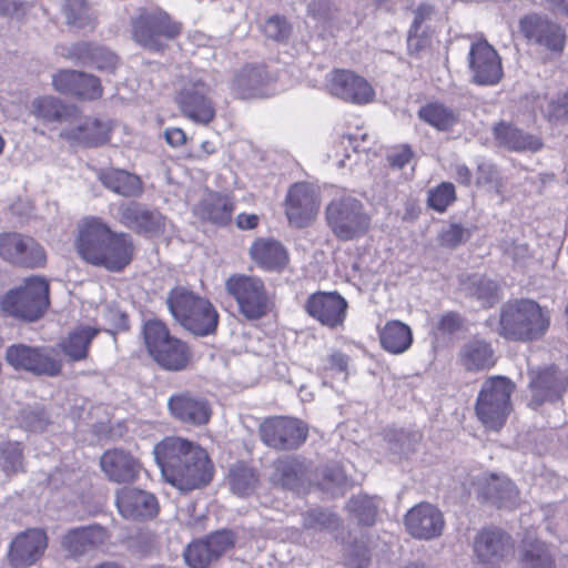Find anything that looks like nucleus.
<instances>
[{
	"label": "nucleus",
	"instance_id": "nucleus-1",
	"mask_svg": "<svg viewBox=\"0 0 568 568\" xmlns=\"http://www.w3.org/2000/svg\"><path fill=\"white\" fill-rule=\"evenodd\" d=\"M154 455L165 481L180 490L199 489L213 479V463L207 452L194 442L166 437L155 445Z\"/></svg>",
	"mask_w": 568,
	"mask_h": 568
},
{
	"label": "nucleus",
	"instance_id": "nucleus-2",
	"mask_svg": "<svg viewBox=\"0 0 568 568\" xmlns=\"http://www.w3.org/2000/svg\"><path fill=\"white\" fill-rule=\"evenodd\" d=\"M75 247L83 261L113 273L122 272L134 254L132 237L113 232L100 217H87L80 223Z\"/></svg>",
	"mask_w": 568,
	"mask_h": 568
},
{
	"label": "nucleus",
	"instance_id": "nucleus-3",
	"mask_svg": "<svg viewBox=\"0 0 568 568\" xmlns=\"http://www.w3.org/2000/svg\"><path fill=\"white\" fill-rule=\"evenodd\" d=\"M550 325V313L536 301L516 298L505 303L500 310V336L509 341L532 342L540 339Z\"/></svg>",
	"mask_w": 568,
	"mask_h": 568
},
{
	"label": "nucleus",
	"instance_id": "nucleus-4",
	"mask_svg": "<svg viewBox=\"0 0 568 568\" xmlns=\"http://www.w3.org/2000/svg\"><path fill=\"white\" fill-rule=\"evenodd\" d=\"M166 305L174 320L192 334L207 336L216 332V308L207 298L183 286L172 288L168 294Z\"/></svg>",
	"mask_w": 568,
	"mask_h": 568
},
{
	"label": "nucleus",
	"instance_id": "nucleus-5",
	"mask_svg": "<svg viewBox=\"0 0 568 568\" xmlns=\"http://www.w3.org/2000/svg\"><path fill=\"white\" fill-rule=\"evenodd\" d=\"M146 349L152 359L169 372L185 371L193 358L190 346L170 334L166 325L159 320H149L143 326Z\"/></svg>",
	"mask_w": 568,
	"mask_h": 568
},
{
	"label": "nucleus",
	"instance_id": "nucleus-6",
	"mask_svg": "<svg viewBox=\"0 0 568 568\" xmlns=\"http://www.w3.org/2000/svg\"><path fill=\"white\" fill-rule=\"evenodd\" d=\"M225 291L235 301L239 314L247 322L261 321L274 308L273 296L260 276L232 274L225 281Z\"/></svg>",
	"mask_w": 568,
	"mask_h": 568
},
{
	"label": "nucleus",
	"instance_id": "nucleus-7",
	"mask_svg": "<svg viewBox=\"0 0 568 568\" xmlns=\"http://www.w3.org/2000/svg\"><path fill=\"white\" fill-rule=\"evenodd\" d=\"M515 384L504 376L487 378L479 390L475 413L485 428L498 432L506 424L511 412V394Z\"/></svg>",
	"mask_w": 568,
	"mask_h": 568
},
{
	"label": "nucleus",
	"instance_id": "nucleus-8",
	"mask_svg": "<svg viewBox=\"0 0 568 568\" xmlns=\"http://www.w3.org/2000/svg\"><path fill=\"white\" fill-rule=\"evenodd\" d=\"M325 217L334 236L344 242L358 239L371 229L372 219L365 205L351 195L333 199L326 206Z\"/></svg>",
	"mask_w": 568,
	"mask_h": 568
},
{
	"label": "nucleus",
	"instance_id": "nucleus-9",
	"mask_svg": "<svg viewBox=\"0 0 568 568\" xmlns=\"http://www.w3.org/2000/svg\"><path fill=\"white\" fill-rule=\"evenodd\" d=\"M48 304L49 284L40 277L28 278L23 286L10 291L1 301L6 313L30 322L40 318Z\"/></svg>",
	"mask_w": 568,
	"mask_h": 568
},
{
	"label": "nucleus",
	"instance_id": "nucleus-10",
	"mask_svg": "<svg viewBox=\"0 0 568 568\" xmlns=\"http://www.w3.org/2000/svg\"><path fill=\"white\" fill-rule=\"evenodd\" d=\"M133 39L146 50L160 52L181 32V24L173 22L162 10H144L132 22Z\"/></svg>",
	"mask_w": 568,
	"mask_h": 568
},
{
	"label": "nucleus",
	"instance_id": "nucleus-11",
	"mask_svg": "<svg viewBox=\"0 0 568 568\" xmlns=\"http://www.w3.org/2000/svg\"><path fill=\"white\" fill-rule=\"evenodd\" d=\"M6 361L16 371L29 372L37 376L54 377L62 371L61 359L53 357L45 347L13 344L6 351Z\"/></svg>",
	"mask_w": 568,
	"mask_h": 568
},
{
	"label": "nucleus",
	"instance_id": "nucleus-12",
	"mask_svg": "<svg viewBox=\"0 0 568 568\" xmlns=\"http://www.w3.org/2000/svg\"><path fill=\"white\" fill-rule=\"evenodd\" d=\"M210 92V87L202 80H189L176 91L174 101L185 118L195 123L209 124L216 113Z\"/></svg>",
	"mask_w": 568,
	"mask_h": 568
},
{
	"label": "nucleus",
	"instance_id": "nucleus-13",
	"mask_svg": "<svg viewBox=\"0 0 568 568\" xmlns=\"http://www.w3.org/2000/svg\"><path fill=\"white\" fill-rule=\"evenodd\" d=\"M308 428L297 418L276 416L267 418L260 426L262 442L277 450L298 448L307 438Z\"/></svg>",
	"mask_w": 568,
	"mask_h": 568
},
{
	"label": "nucleus",
	"instance_id": "nucleus-14",
	"mask_svg": "<svg viewBox=\"0 0 568 568\" xmlns=\"http://www.w3.org/2000/svg\"><path fill=\"white\" fill-rule=\"evenodd\" d=\"M519 29L524 38L545 50L560 54L566 47V31L557 22L545 14L530 13L519 20Z\"/></svg>",
	"mask_w": 568,
	"mask_h": 568
},
{
	"label": "nucleus",
	"instance_id": "nucleus-15",
	"mask_svg": "<svg viewBox=\"0 0 568 568\" xmlns=\"http://www.w3.org/2000/svg\"><path fill=\"white\" fill-rule=\"evenodd\" d=\"M528 406L538 409L546 403H555L564 396L568 388L567 375L555 366L539 371H530Z\"/></svg>",
	"mask_w": 568,
	"mask_h": 568
},
{
	"label": "nucleus",
	"instance_id": "nucleus-16",
	"mask_svg": "<svg viewBox=\"0 0 568 568\" xmlns=\"http://www.w3.org/2000/svg\"><path fill=\"white\" fill-rule=\"evenodd\" d=\"M168 408L174 419L194 427L206 425L213 414L209 399L191 390L173 394L168 400Z\"/></svg>",
	"mask_w": 568,
	"mask_h": 568
},
{
	"label": "nucleus",
	"instance_id": "nucleus-17",
	"mask_svg": "<svg viewBox=\"0 0 568 568\" xmlns=\"http://www.w3.org/2000/svg\"><path fill=\"white\" fill-rule=\"evenodd\" d=\"M318 200L315 190L305 182L293 184L285 199V215L291 225L303 229L317 215Z\"/></svg>",
	"mask_w": 568,
	"mask_h": 568
},
{
	"label": "nucleus",
	"instance_id": "nucleus-18",
	"mask_svg": "<svg viewBox=\"0 0 568 568\" xmlns=\"http://www.w3.org/2000/svg\"><path fill=\"white\" fill-rule=\"evenodd\" d=\"M347 307V301L337 292H315L304 304L305 312L328 328L343 325Z\"/></svg>",
	"mask_w": 568,
	"mask_h": 568
},
{
	"label": "nucleus",
	"instance_id": "nucleus-19",
	"mask_svg": "<svg viewBox=\"0 0 568 568\" xmlns=\"http://www.w3.org/2000/svg\"><path fill=\"white\" fill-rule=\"evenodd\" d=\"M468 61L471 79L476 84L495 85L501 80V60L486 40L471 43Z\"/></svg>",
	"mask_w": 568,
	"mask_h": 568
},
{
	"label": "nucleus",
	"instance_id": "nucleus-20",
	"mask_svg": "<svg viewBox=\"0 0 568 568\" xmlns=\"http://www.w3.org/2000/svg\"><path fill=\"white\" fill-rule=\"evenodd\" d=\"M0 255L17 265L42 266L45 262L43 247L32 237L18 233L0 235Z\"/></svg>",
	"mask_w": 568,
	"mask_h": 568
},
{
	"label": "nucleus",
	"instance_id": "nucleus-21",
	"mask_svg": "<svg viewBox=\"0 0 568 568\" xmlns=\"http://www.w3.org/2000/svg\"><path fill=\"white\" fill-rule=\"evenodd\" d=\"M408 534L420 540H430L442 536L445 520L442 511L429 503H420L405 515Z\"/></svg>",
	"mask_w": 568,
	"mask_h": 568
},
{
	"label": "nucleus",
	"instance_id": "nucleus-22",
	"mask_svg": "<svg viewBox=\"0 0 568 568\" xmlns=\"http://www.w3.org/2000/svg\"><path fill=\"white\" fill-rule=\"evenodd\" d=\"M53 88L62 93L84 101L98 100L103 94L100 79L75 70H60L52 77Z\"/></svg>",
	"mask_w": 568,
	"mask_h": 568
},
{
	"label": "nucleus",
	"instance_id": "nucleus-23",
	"mask_svg": "<svg viewBox=\"0 0 568 568\" xmlns=\"http://www.w3.org/2000/svg\"><path fill=\"white\" fill-rule=\"evenodd\" d=\"M115 505L121 516L129 520L152 519L159 513L156 497L134 487H123L115 493Z\"/></svg>",
	"mask_w": 568,
	"mask_h": 568
},
{
	"label": "nucleus",
	"instance_id": "nucleus-24",
	"mask_svg": "<svg viewBox=\"0 0 568 568\" xmlns=\"http://www.w3.org/2000/svg\"><path fill=\"white\" fill-rule=\"evenodd\" d=\"M48 546L44 530L39 528L27 529L16 536L11 541L8 559L12 567H29L38 561Z\"/></svg>",
	"mask_w": 568,
	"mask_h": 568
},
{
	"label": "nucleus",
	"instance_id": "nucleus-25",
	"mask_svg": "<svg viewBox=\"0 0 568 568\" xmlns=\"http://www.w3.org/2000/svg\"><path fill=\"white\" fill-rule=\"evenodd\" d=\"M513 547L511 537L498 528H484L474 540V552L487 567L499 566Z\"/></svg>",
	"mask_w": 568,
	"mask_h": 568
},
{
	"label": "nucleus",
	"instance_id": "nucleus-26",
	"mask_svg": "<svg viewBox=\"0 0 568 568\" xmlns=\"http://www.w3.org/2000/svg\"><path fill=\"white\" fill-rule=\"evenodd\" d=\"M100 466L106 478L116 484L134 483L143 469L136 457L121 448L106 450L100 458Z\"/></svg>",
	"mask_w": 568,
	"mask_h": 568
},
{
	"label": "nucleus",
	"instance_id": "nucleus-27",
	"mask_svg": "<svg viewBox=\"0 0 568 568\" xmlns=\"http://www.w3.org/2000/svg\"><path fill=\"white\" fill-rule=\"evenodd\" d=\"M329 91L333 95L356 104L368 103L374 98L372 85L348 70H334L331 73Z\"/></svg>",
	"mask_w": 568,
	"mask_h": 568
},
{
	"label": "nucleus",
	"instance_id": "nucleus-28",
	"mask_svg": "<svg viewBox=\"0 0 568 568\" xmlns=\"http://www.w3.org/2000/svg\"><path fill=\"white\" fill-rule=\"evenodd\" d=\"M119 221L138 234L154 235L164 230L165 217L156 210H149L139 202L119 207Z\"/></svg>",
	"mask_w": 568,
	"mask_h": 568
},
{
	"label": "nucleus",
	"instance_id": "nucleus-29",
	"mask_svg": "<svg viewBox=\"0 0 568 568\" xmlns=\"http://www.w3.org/2000/svg\"><path fill=\"white\" fill-rule=\"evenodd\" d=\"M106 538V530L99 525L81 526L61 537V547L70 557L79 558L103 545Z\"/></svg>",
	"mask_w": 568,
	"mask_h": 568
},
{
	"label": "nucleus",
	"instance_id": "nucleus-30",
	"mask_svg": "<svg viewBox=\"0 0 568 568\" xmlns=\"http://www.w3.org/2000/svg\"><path fill=\"white\" fill-rule=\"evenodd\" d=\"M235 210V202L230 194L209 192L195 206L194 214L202 221L219 226L231 223Z\"/></svg>",
	"mask_w": 568,
	"mask_h": 568
},
{
	"label": "nucleus",
	"instance_id": "nucleus-31",
	"mask_svg": "<svg viewBox=\"0 0 568 568\" xmlns=\"http://www.w3.org/2000/svg\"><path fill=\"white\" fill-rule=\"evenodd\" d=\"M112 124L98 118H85L77 125L63 130L61 136L87 148L105 144L111 139Z\"/></svg>",
	"mask_w": 568,
	"mask_h": 568
},
{
	"label": "nucleus",
	"instance_id": "nucleus-32",
	"mask_svg": "<svg viewBox=\"0 0 568 568\" xmlns=\"http://www.w3.org/2000/svg\"><path fill=\"white\" fill-rule=\"evenodd\" d=\"M307 467L297 457L286 456L273 463L271 483L284 490L300 493L306 484Z\"/></svg>",
	"mask_w": 568,
	"mask_h": 568
},
{
	"label": "nucleus",
	"instance_id": "nucleus-33",
	"mask_svg": "<svg viewBox=\"0 0 568 568\" xmlns=\"http://www.w3.org/2000/svg\"><path fill=\"white\" fill-rule=\"evenodd\" d=\"M252 261L263 271L281 273L288 264V252L273 239H257L250 248Z\"/></svg>",
	"mask_w": 568,
	"mask_h": 568
},
{
	"label": "nucleus",
	"instance_id": "nucleus-34",
	"mask_svg": "<svg viewBox=\"0 0 568 568\" xmlns=\"http://www.w3.org/2000/svg\"><path fill=\"white\" fill-rule=\"evenodd\" d=\"M271 77L264 65H245L232 80V91L241 99L266 95Z\"/></svg>",
	"mask_w": 568,
	"mask_h": 568
},
{
	"label": "nucleus",
	"instance_id": "nucleus-35",
	"mask_svg": "<svg viewBox=\"0 0 568 568\" xmlns=\"http://www.w3.org/2000/svg\"><path fill=\"white\" fill-rule=\"evenodd\" d=\"M493 134L498 145L513 152H536L542 146L539 136L505 121H500L494 126Z\"/></svg>",
	"mask_w": 568,
	"mask_h": 568
},
{
	"label": "nucleus",
	"instance_id": "nucleus-36",
	"mask_svg": "<svg viewBox=\"0 0 568 568\" xmlns=\"http://www.w3.org/2000/svg\"><path fill=\"white\" fill-rule=\"evenodd\" d=\"M99 180L106 189L124 197H139L143 193L140 176L120 169L102 170Z\"/></svg>",
	"mask_w": 568,
	"mask_h": 568
},
{
	"label": "nucleus",
	"instance_id": "nucleus-37",
	"mask_svg": "<svg viewBox=\"0 0 568 568\" xmlns=\"http://www.w3.org/2000/svg\"><path fill=\"white\" fill-rule=\"evenodd\" d=\"M71 55L82 63H90L100 71L113 72L119 63L115 53L104 47L94 45L88 42L75 43L71 49Z\"/></svg>",
	"mask_w": 568,
	"mask_h": 568
},
{
	"label": "nucleus",
	"instance_id": "nucleus-38",
	"mask_svg": "<svg viewBox=\"0 0 568 568\" xmlns=\"http://www.w3.org/2000/svg\"><path fill=\"white\" fill-rule=\"evenodd\" d=\"M99 331L89 326H80L59 343V348L71 362H80L88 357L91 342Z\"/></svg>",
	"mask_w": 568,
	"mask_h": 568
},
{
	"label": "nucleus",
	"instance_id": "nucleus-39",
	"mask_svg": "<svg viewBox=\"0 0 568 568\" xmlns=\"http://www.w3.org/2000/svg\"><path fill=\"white\" fill-rule=\"evenodd\" d=\"M460 362L470 372L488 369L495 364L494 351L487 342L473 339L463 346Z\"/></svg>",
	"mask_w": 568,
	"mask_h": 568
},
{
	"label": "nucleus",
	"instance_id": "nucleus-40",
	"mask_svg": "<svg viewBox=\"0 0 568 568\" xmlns=\"http://www.w3.org/2000/svg\"><path fill=\"white\" fill-rule=\"evenodd\" d=\"M31 112L44 122H64L73 118L77 109L54 97H41L31 103Z\"/></svg>",
	"mask_w": 568,
	"mask_h": 568
},
{
	"label": "nucleus",
	"instance_id": "nucleus-41",
	"mask_svg": "<svg viewBox=\"0 0 568 568\" xmlns=\"http://www.w3.org/2000/svg\"><path fill=\"white\" fill-rule=\"evenodd\" d=\"M382 347L392 354H402L413 342V334L408 325L399 321H389L379 331Z\"/></svg>",
	"mask_w": 568,
	"mask_h": 568
},
{
	"label": "nucleus",
	"instance_id": "nucleus-42",
	"mask_svg": "<svg viewBox=\"0 0 568 568\" xmlns=\"http://www.w3.org/2000/svg\"><path fill=\"white\" fill-rule=\"evenodd\" d=\"M420 120L437 129L449 131L459 121V112L439 102H430L423 105L418 111Z\"/></svg>",
	"mask_w": 568,
	"mask_h": 568
},
{
	"label": "nucleus",
	"instance_id": "nucleus-43",
	"mask_svg": "<svg viewBox=\"0 0 568 568\" xmlns=\"http://www.w3.org/2000/svg\"><path fill=\"white\" fill-rule=\"evenodd\" d=\"M460 290L467 296L480 301L483 306L488 307L495 303L497 284L483 275L473 274L462 277Z\"/></svg>",
	"mask_w": 568,
	"mask_h": 568
},
{
	"label": "nucleus",
	"instance_id": "nucleus-44",
	"mask_svg": "<svg viewBox=\"0 0 568 568\" xmlns=\"http://www.w3.org/2000/svg\"><path fill=\"white\" fill-rule=\"evenodd\" d=\"M523 568H555V559L548 545L539 539L523 542L520 558Z\"/></svg>",
	"mask_w": 568,
	"mask_h": 568
},
{
	"label": "nucleus",
	"instance_id": "nucleus-45",
	"mask_svg": "<svg viewBox=\"0 0 568 568\" xmlns=\"http://www.w3.org/2000/svg\"><path fill=\"white\" fill-rule=\"evenodd\" d=\"M229 484L232 491L239 496H248L258 486L257 471L244 463H236L229 470Z\"/></svg>",
	"mask_w": 568,
	"mask_h": 568
},
{
	"label": "nucleus",
	"instance_id": "nucleus-46",
	"mask_svg": "<svg viewBox=\"0 0 568 568\" xmlns=\"http://www.w3.org/2000/svg\"><path fill=\"white\" fill-rule=\"evenodd\" d=\"M486 494L498 507L513 506L518 496L515 485L509 479L498 477H493L487 484Z\"/></svg>",
	"mask_w": 568,
	"mask_h": 568
},
{
	"label": "nucleus",
	"instance_id": "nucleus-47",
	"mask_svg": "<svg viewBox=\"0 0 568 568\" xmlns=\"http://www.w3.org/2000/svg\"><path fill=\"white\" fill-rule=\"evenodd\" d=\"M0 467L8 476L23 469V447L20 442L0 443Z\"/></svg>",
	"mask_w": 568,
	"mask_h": 568
},
{
	"label": "nucleus",
	"instance_id": "nucleus-48",
	"mask_svg": "<svg viewBox=\"0 0 568 568\" xmlns=\"http://www.w3.org/2000/svg\"><path fill=\"white\" fill-rule=\"evenodd\" d=\"M62 13L68 26L82 29L91 23L89 6L85 0H63Z\"/></svg>",
	"mask_w": 568,
	"mask_h": 568
},
{
	"label": "nucleus",
	"instance_id": "nucleus-49",
	"mask_svg": "<svg viewBox=\"0 0 568 568\" xmlns=\"http://www.w3.org/2000/svg\"><path fill=\"white\" fill-rule=\"evenodd\" d=\"M422 440L419 432L396 430L389 435V450L394 454L407 456L414 453Z\"/></svg>",
	"mask_w": 568,
	"mask_h": 568
},
{
	"label": "nucleus",
	"instance_id": "nucleus-50",
	"mask_svg": "<svg viewBox=\"0 0 568 568\" xmlns=\"http://www.w3.org/2000/svg\"><path fill=\"white\" fill-rule=\"evenodd\" d=\"M20 426L29 432H43L50 418L42 406H27L19 414Z\"/></svg>",
	"mask_w": 568,
	"mask_h": 568
},
{
	"label": "nucleus",
	"instance_id": "nucleus-51",
	"mask_svg": "<svg viewBox=\"0 0 568 568\" xmlns=\"http://www.w3.org/2000/svg\"><path fill=\"white\" fill-rule=\"evenodd\" d=\"M347 507L359 524L372 526L375 523L377 507L373 499L366 496H357L349 499Z\"/></svg>",
	"mask_w": 568,
	"mask_h": 568
},
{
	"label": "nucleus",
	"instance_id": "nucleus-52",
	"mask_svg": "<svg viewBox=\"0 0 568 568\" xmlns=\"http://www.w3.org/2000/svg\"><path fill=\"white\" fill-rule=\"evenodd\" d=\"M184 558L191 568H206L216 560L205 539L190 544L184 552Z\"/></svg>",
	"mask_w": 568,
	"mask_h": 568
},
{
	"label": "nucleus",
	"instance_id": "nucleus-53",
	"mask_svg": "<svg viewBox=\"0 0 568 568\" xmlns=\"http://www.w3.org/2000/svg\"><path fill=\"white\" fill-rule=\"evenodd\" d=\"M455 200V186L450 182H442L435 189L428 191L427 203L437 212H445Z\"/></svg>",
	"mask_w": 568,
	"mask_h": 568
},
{
	"label": "nucleus",
	"instance_id": "nucleus-54",
	"mask_svg": "<svg viewBox=\"0 0 568 568\" xmlns=\"http://www.w3.org/2000/svg\"><path fill=\"white\" fill-rule=\"evenodd\" d=\"M156 536L151 530H139L128 539L130 551L139 557H146L156 549Z\"/></svg>",
	"mask_w": 568,
	"mask_h": 568
},
{
	"label": "nucleus",
	"instance_id": "nucleus-55",
	"mask_svg": "<svg viewBox=\"0 0 568 568\" xmlns=\"http://www.w3.org/2000/svg\"><path fill=\"white\" fill-rule=\"evenodd\" d=\"M337 525V517L327 510L311 509L303 515V527L305 529L323 530L334 528Z\"/></svg>",
	"mask_w": 568,
	"mask_h": 568
},
{
	"label": "nucleus",
	"instance_id": "nucleus-56",
	"mask_svg": "<svg viewBox=\"0 0 568 568\" xmlns=\"http://www.w3.org/2000/svg\"><path fill=\"white\" fill-rule=\"evenodd\" d=\"M291 24L282 16H273L266 20L263 32L266 38L277 42H283L291 36Z\"/></svg>",
	"mask_w": 568,
	"mask_h": 568
},
{
	"label": "nucleus",
	"instance_id": "nucleus-57",
	"mask_svg": "<svg viewBox=\"0 0 568 568\" xmlns=\"http://www.w3.org/2000/svg\"><path fill=\"white\" fill-rule=\"evenodd\" d=\"M205 541L217 560L224 552L235 544V534L232 530L223 529L211 534Z\"/></svg>",
	"mask_w": 568,
	"mask_h": 568
},
{
	"label": "nucleus",
	"instance_id": "nucleus-58",
	"mask_svg": "<svg viewBox=\"0 0 568 568\" xmlns=\"http://www.w3.org/2000/svg\"><path fill=\"white\" fill-rule=\"evenodd\" d=\"M471 236V231L460 224H450L447 229L443 230L439 235V242L443 246L454 248L465 242Z\"/></svg>",
	"mask_w": 568,
	"mask_h": 568
},
{
	"label": "nucleus",
	"instance_id": "nucleus-59",
	"mask_svg": "<svg viewBox=\"0 0 568 568\" xmlns=\"http://www.w3.org/2000/svg\"><path fill=\"white\" fill-rule=\"evenodd\" d=\"M341 144L345 148V150L351 146L355 153H359L371 151L373 142L368 133L362 132L343 135L341 139Z\"/></svg>",
	"mask_w": 568,
	"mask_h": 568
},
{
	"label": "nucleus",
	"instance_id": "nucleus-60",
	"mask_svg": "<svg viewBox=\"0 0 568 568\" xmlns=\"http://www.w3.org/2000/svg\"><path fill=\"white\" fill-rule=\"evenodd\" d=\"M463 326V320L456 312H448L444 314L438 323V329L443 333L453 334L459 331Z\"/></svg>",
	"mask_w": 568,
	"mask_h": 568
},
{
	"label": "nucleus",
	"instance_id": "nucleus-61",
	"mask_svg": "<svg viewBox=\"0 0 568 568\" xmlns=\"http://www.w3.org/2000/svg\"><path fill=\"white\" fill-rule=\"evenodd\" d=\"M505 254L514 262L520 263L530 257V250L526 243L513 241L506 244Z\"/></svg>",
	"mask_w": 568,
	"mask_h": 568
},
{
	"label": "nucleus",
	"instance_id": "nucleus-62",
	"mask_svg": "<svg viewBox=\"0 0 568 568\" xmlns=\"http://www.w3.org/2000/svg\"><path fill=\"white\" fill-rule=\"evenodd\" d=\"M434 13V7L427 3H422L415 10V17L410 26V30L418 32L422 23L430 18Z\"/></svg>",
	"mask_w": 568,
	"mask_h": 568
},
{
	"label": "nucleus",
	"instance_id": "nucleus-63",
	"mask_svg": "<svg viewBox=\"0 0 568 568\" xmlns=\"http://www.w3.org/2000/svg\"><path fill=\"white\" fill-rule=\"evenodd\" d=\"M328 363L331 369L338 373H345L348 367V356L341 352H335L329 356Z\"/></svg>",
	"mask_w": 568,
	"mask_h": 568
},
{
	"label": "nucleus",
	"instance_id": "nucleus-64",
	"mask_svg": "<svg viewBox=\"0 0 568 568\" xmlns=\"http://www.w3.org/2000/svg\"><path fill=\"white\" fill-rule=\"evenodd\" d=\"M410 150L408 148H404L400 151L390 154L388 156V161L392 166L402 169L410 161Z\"/></svg>",
	"mask_w": 568,
	"mask_h": 568
}]
</instances>
